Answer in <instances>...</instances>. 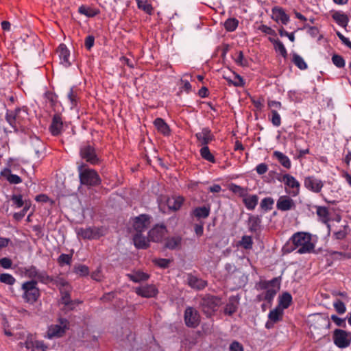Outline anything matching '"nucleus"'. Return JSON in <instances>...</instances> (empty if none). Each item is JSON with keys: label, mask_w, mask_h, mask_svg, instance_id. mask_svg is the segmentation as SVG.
<instances>
[{"label": "nucleus", "mask_w": 351, "mask_h": 351, "mask_svg": "<svg viewBox=\"0 0 351 351\" xmlns=\"http://www.w3.org/2000/svg\"><path fill=\"white\" fill-rule=\"evenodd\" d=\"M104 229L99 227L80 228L77 234L84 239H97L104 234Z\"/></svg>", "instance_id": "obj_7"}, {"label": "nucleus", "mask_w": 351, "mask_h": 351, "mask_svg": "<svg viewBox=\"0 0 351 351\" xmlns=\"http://www.w3.org/2000/svg\"><path fill=\"white\" fill-rule=\"evenodd\" d=\"M60 64L66 68L71 65L70 60V51L64 44H60L57 49Z\"/></svg>", "instance_id": "obj_17"}, {"label": "nucleus", "mask_w": 351, "mask_h": 351, "mask_svg": "<svg viewBox=\"0 0 351 351\" xmlns=\"http://www.w3.org/2000/svg\"><path fill=\"white\" fill-rule=\"evenodd\" d=\"M154 125L157 130L164 136L170 135L171 130L169 126L162 118H156L154 121Z\"/></svg>", "instance_id": "obj_28"}, {"label": "nucleus", "mask_w": 351, "mask_h": 351, "mask_svg": "<svg viewBox=\"0 0 351 351\" xmlns=\"http://www.w3.org/2000/svg\"><path fill=\"white\" fill-rule=\"evenodd\" d=\"M52 282L57 287H58L60 290V289H62L63 290L71 289V287L68 282H66L65 280L62 278L53 279V282Z\"/></svg>", "instance_id": "obj_57"}, {"label": "nucleus", "mask_w": 351, "mask_h": 351, "mask_svg": "<svg viewBox=\"0 0 351 351\" xmlns=\"http://www.w3.org/2000/svg\"><path fill=\"white\" fill-rule=\"evenodd\" d=\"M269 120L274 127H279L281 125V117L276 109L270 110Z\"/></svg>", "instance_id": "obj_42"}, {"label": "nucleus", "mask_w": 351, "mask_h": 351, "mask_svg": "<svg viewBox=\"0 0 351 351\" xmlns=\"http://www.w3.org/2000/svg\"><path fill=\"white\" fill-rule=\"evenodd\" d=\"M195 137L201 145H206L215 138L208 128H203L200 132L195 134Z\"/></svg>", "instance_id": "obj_19"}, {"label": "nucleus", "mask_w": 351, "mask_h": 351, "mask_svg": "<svg viewBox=\"0 0 351 351\" xmlns=\"http://www.w3.org/2000/svg\"><path fill=\"white\" fill-rule=\"evenodd\" d=\"M136 1L139 9L143 10L147 14H150L152 13V7L146 0H136Z\"/></svg>", "instance_id": "obj_52"}, {"label": "nucleus", "mask_w": 351, "mask_h": 351, "mask_svg": "<svg viewBox=\"0 0 351 351\" xmlns=\"http://www.w3.org/2000/svg\"><path fill=\"white\" fill-rule=\"evenodd\" d=\"M256 171L258 175H263L268 171V166L265 163H260L256 167Z\"/></svg>", "instance_id": "obj_63"}, {"label": "nucleus", "mask_w": 351, "mask_h": 351, "mask_svg": "<svg viewBox=\"0 0 351 351\" xmlns=\"http://www.w3.org/2000/svg\"><path fill=\"white\" fill-rule=\"evenodd\" d=\"M230 351H243V346L238 341H233L229 347Z\"/></svg>", "instance_id": "obj_64"}, {"label": "nucleus", "mask_w": 351, "mask_h": 351, "mask_svg": "<svg viewBox=\"0 0 351 351\" xmlns=\"http://www.w3.org/2000/svg\"><path fill=\"white\" fill-rule=\"evenodd\" d=\"M80 156L84 160L91 165H97L99 162V159L95 148L90 145H85L81 147Z\"/></svg>", "instance_id": "obj_9"}, {"label": "nucleus", "mask_w": 351, "mask_h": 351, "mask_svg": "<svg viewBox=\"0 0 351 351\" xmlns=\"http://www.w3.org/2000/svg\"><path fill=\"white\" fill-rule=\"evenodd\" d=\"M239 245L245 250L252 249L253 245L252 237L247 235L243 236L239 241Z\"/></svg>", "instance_id": "obj_49"}, {"label": "nucleus", "mask_w": 351, "mask_h": 351, "mask_svg": "<svg viewBox=\"0 0 351 351\" xmlns=\"http://www.w3.org/2000/svg\"><path fill=\"white\" fill-rule=\"evenodd\" d=\"M185 324L190 328H195L199 323V315L197 310L187 307L184 311Z\"/></svg>", "instance_id": "obj_11"}, {"label": "nucleus", "mask_w": 351, "mask_h": 351, "mask_svg": "<svg viewBox=\"0 0 351 351\" xmlns=\"http://www.w3.org/2000/svg\"><path fill=\"white\" fill-rule=\"evenodd\" d=\"M167 234L166 227L163 225H156L149 232V238L154 242H160Z\"/></svg>", "instance_id": "obj_15"}, {"label": "nucleus", "mask_w": 351, "mask_h": 351, "mask_svg": "<svg viewBox=\"0 0 351 351\" xmlns=\"http://www.w3.org/2000/svg\"><path fill=\"white\" fill-rule=\"evenodd\" d=\"M273 156L278 160L280 165L286 169H290L291 167V162L289 157L279 151H274Z\"/></svg>", "instance_id": "obj_30"}, {"label": "nucleus", "mask_w": 351, "mask_h": 351, "mask_svg": "<svg viewBox=\"0 0 351 351\" xmlns=\"http://www.w3.org/2000/svg\"><path fill=\"white\" fill-rule=\"evenodd\" d=\"M294 201L288 195H282L277 200L276 208L281 211H287L294 208Z\"/></svg>", "instance_id": "obj_18"}, {"label": "nucleus", "mask_w": 351, "mask_h": 351, "mask_svg": "<svg viewBox=\"0 0 351 351\" xmlns=\"http://www.w3.org/2000/svg\"><path fill=\"white\" fill-rule=\"evenodd\" d=\"M67 97L71 103V108L75 107L77 105V92L73 87L70 88L69 93H67Z\"/></svg>", "instance_id": "obj_48"}, {"label": "nucleus", "mask_w": 351, "mask_h": 351, "mask_svg": "<svg viewBox=\"0 0 351 351\" xmlns=\"http://www.w3.org/2000/svg\"><path fill=\"white\" fill-rule=\"evenodd\" d=\"M259 287L265 289L264 299L268 302L271 301L280 287L279 278H274L271 280H263L259 282Z\"/></svg>", "instance_id": "obj_3"}, {"label": "nucleus", "mask_w": 351, "mask_h": 351, "mask_svg": "<svg viewBox=\"0 0 351 351\" xmlns=\"http://www.w3.org/2000/svg\"><path fill=\"white\" fill-rule=\"evenodd\" d=\"M70 289H65L63 290L62 289H60V293H61V299L60 301L62 304L64 305H69L71 303V300L70 297L69 293Z\"/></svg>", "instance_id": "obj_54"}, {"label": "nucleus", "mask_w": 351, "mask_h": 351, "mask_svg": "<svg viewBox=\"0 0 351 351\" xmlns=\"http://www.w3.org/2000/svg\"><path fill=\"white\" fill-rule=\"evenodd\" d=\"M277 180L283 182L285 185L289 188H286V193L292 197H296L300 193V184L293 176L286 173L277 178Z\"/></svg>", "instance_id": "obj_4"}, {"label": "nucleus", "mask_w": 351, "mask_h": 351, "mask_svg": "<svg viewBox=\"0 0 351 351\" xmlns=\"http://www.w3.org/2000/svg\"><path fill=\"white\" fill-rule=\"evenodd\" d=\"M239 21L235 18H229L224 23V27L228 32H234L238 27Z\"/></svg>", "instance_id": "obj_46"}, {"label": "nucleus", "mask_w": 351, "mask_h": 351, "mask_svg": "<svg viewBox=\"0 0 351 351\" xmlns=\"http://www.w3.org/2000/svg\"><path fill=\"white\" fill-rule=\"evenodd\" d=\"M219 303V298L215 296L208 295L202 299L201 306L205 313L207 315H210L213 312L217 311Z\"/></svg>", "instance_id": "obj_8"}, {"label": "nucleus", "mask_w": 351, "mask_h": 351, "mask_svg": "<svg viewBox=\"0 0 351 351\" xmlns=\"http://www.w3.org/2000/svg\"><path fill=\"white\" fill-rule=\"evenodd\" d=\"M333 306L339 314H343L346 311L345 304L340 300H335Z\"/></svg>", "instance_id": "obj_59"}, {"label": "nucleus", "mask_w": 351, "mask_h": 351, "mask_svg": "<svg viewBox=\"0 0 351 351\" xmlns=\"http://www.w3.org/2000/svg\"><path fill=\"white\" fill-rule=\"evenodd\" d=\"M292 62L300 70H306L308 68L303 58L296 53H293L292 55Z\"/></svg>", "instance_id": "obj_39"}, {"label": "nucleus", "mask_w": 351, "mask_h": 351, "mask_svg": "<svg viewBox=\"0 0 351 351\" xmlns=\"http://www.w3.org/2000/svg\"><path fill=\"white\" fill-rule=\"evenodd\" d=\"M333 20L341 27L346 28L349 23V18L343 12L337 11L332 14Z\"/></svg>", "instance_id": "obj_27"}, {"label": "nucleus", "mask_w": 351, "mask_h": 351, "mask_svg": "<svg viewBox=\"0 0 351 351\" xmlns=\"http://www.w3.org/2000/svg\"><path fill=\"white\" fill-rule=\"evenodd\" d=\"M35 279H36L38 282L45 285H48L53 282V277L49 276L47 271L44 270H39Z\"/></svg>", "instance_id": "obj_41"}, {"label": "nucleus", "mask_w": 351, "mask_h": 351, "mask_svg": "<svg viewBox=\"0 0 351 351\" xmlns=\"http://www.w3.org/2000/svg\"><path fill=\"white\" fill-rule=\"evenodd\" d=\"M258 199L259 198L257 195H251L247 193L246 196L243 198V203L247 210H253L256 207Z\"/></svg>", "instance_id": "obj_25"}, {"label": "nucleus", "mask_w": 351, "mask_h": 351, "mask_svg": "<svg viewBox=\"0 0 351 351\" xmlns=\"http://www.w3.org/2000/svg\"><path fill=\"white\" fill-rule=\"evenodd\" d=\"M78 171L81 184L89 186L100 184V178L94 169L85 168V165L83 164L78 167Z\"/></svg>", "instance_id": "obj_2"}, {"label": "nucleus", "mask_w": 351, "mask_h": 351, "mask_svg": "<svg viewBox=\"0 0 351 351\" xmlns=\"http://www.w3.org/2000/svg\"><path fill=\"white\" fill-rule=\"evenodd\" d=\"M181 241L182 238L179 236L169 237L167 239L165 247L169 250H176L180 246Z\"/></svg>", "instance_id": "obj_35"}, {"label": "nucleus", "mask_w": 351, "mask_h": 351, "mask_svg": "<svg viewBox=\"0 0 351 351\" xmlns=\"http://www.w3.org/2000/svg\"><path fill=\"white\" fill-rule=\"evenodd\" d=\"M37 281L32 280L22 285L23 290V297L24 300L29 303H34L40 295L39 289L36 287Z\"/></svg>", "instance_id": "obj_5"}, {"label": "nucleus", "mask_w": 351, "mask_h": 351, "mask_svg": "<svg viewBox=\"0 0 351 351\" xmlns=\"http://www.w3.org/2000/svg\"><path fill=\"white\" fill-rule=\"evenodd\" d=\"M187 284L190 287L193 289H195L197 290H202L206 287L207 282L192 274H188Z\"/></svg>", "instance_id": "obj_22"}, {"label": "nucleus", "mask_w": 351, "mask_h": 351, "mask_svg": "<svg viewBox=\"0 0 351 351\" xmlns=\"http://www.w3.org/2000/svg\"><path fill=\"white\" fill-rule=\"evenodd\" d=\"M226 80L235 86H243L244 85L243 79L239 75H234V79L231 80L229 77H225Z\"/></svg>", "instance_id": "obj_56"}, {"label": "nucleus", "mask_w": 351, "mask_h": 351, "mask_svg": "<svg viewBox=\"0 0 351 351\" xmlns=\"http://www.w3.org/2000/svg\"><path fill=\"white\" fill-rule=\"evenodd\" d=\"M15 278L9 274H1L0 275V282L8 285H12L14 284Z\"/></svg>", "instance_id": "obj_55"}, {"label": "nucleus", "mask_w": 351, "mask_h": 351, "mask_svg": "<svg viewBox=\"0 0 351 351\" xmlns=\"http://www.w3.org/2000/svg\"><path fill=\"white\" fill-rule=\"evenodd\" d=\"M135 292L138 295H140L143 298H149L156 297L158 293V290L154 285L147 284L136 287L135 289Z\"/></svg>", "instance_id": "obj_13"}, {"label": "nucleus", "mask_w": 351, "mask_h": 351, "mask_svg": "<svg viewBox=\"0 0 351 351\" xmlns=\"http://www.w3.org/2000/svg\"><path fill=\"white\" fill-rule=\"evenodd\" d=\"M228 189L230 191L234 194L238 195L242 199L245 197L246 194L248 193V188L242 187L234 183L230 184Z\"/></svg>", "instance_id": "obj_36"}, {"label": "nucleus", "mask_w": 351, "mask_h": 351, "mask_svg": "<svg viewBox=\"0 0 351 351\" xmlns=\"http://www.w3.org/2000/svg\"><path fill=\"white\" fill-rule=\"evenodd\" d=\"M271 18L276 22H281L283 25H287L289 21V16L285 13L284 10L279 7L272 8Z\"/></svg>", "instance_id": "obj_21"}, {"label": "nucleus", "mask_w": 351, "mask_h": 351, "mask_svg": "<svg viewBox=\"0 0 351 351\" xmlns=\"http://www.w3.org/2000/svg\"><path fill=\"white\" fill-rule=\"evenodd\" d=\"M78 12L88 17H93L99 13V10L93 9L86 5H81L78 8Z\"/></svg>", "instance_id": "obj_43"}, {"label": "nucleus", "mask_w": 351, "mask_h": 351, "mask_svg": "<svg viewBox=\"0 0 351 351\" xmlns=\"http://www.w3.org/2000/svg\"><path fill=\"white\" fill-rule=\"evenodd\" d=\"M64 122L60 114H55L52 117L49 131L53 136H58L63 131Z\"/></svg>", "instance_id": "obj_16"}, {"label": "nucleus", "mask_w": 351, "mask_h": 351, "mask_svg": "<svg viewBox=\"0 0 351 351\" xmlns=\"http://www.w3.org/2000/svg\"><path fill=\"white\" fill-rule=\"evenodd\" d=\"M235 62L237 64L246 67L249 66V61L247 58L244 57L243 53L242 51H239L237 53V57L234 59Z\"/></svg>", "instance_id": "obj_50"}, {"label": "nucleus", "mask_w": 351, "mask_h": 351, "mask_svg": "<svg viewBox=\"0 0 351 351\" xmlns=\"http://www.w3.org/2000/svg\"><path fill=\"white\" fill-rule=\"evenodd\" d=\"M1 175L5 178L10 184H17L22 182V179L19 176L12 174L8 168H5L1 172Z\"/></svg>", "instance_id": "obj_31"}, {"label": "nucleus", "mask_w": 351, "mask_h": 351, "mask_svg": "<svg viewBox=\"0 0 351 351\" xmlns=\"http://www.w3.org/2000/svg\"><path fill=\"white\" fill-rule=\"evenodd\" d=\"M316 213L322 222L326 223L329 221V213L326 207L317 206Z\"/></svg>", "instance_id": "obj_40"}, {"label": "nucleus", "mask_w": 351, "mask_h": 351, "mask_svg": "<svg viewBox=\"0 0 351 351\" xmlns=\"http://www.w3.org/2000/svg\"><path fill=\"white\" fill-rule=\"evenodd\" d=\"M283 314V311L280 307H277L269 311L268 314L269 320L265 324V327L268 329L273 327L274 324L280 320Z\"/></svg>", "instance_id": "obj_20"}, {"label": "nucleus", "mask_w": 351, "mask_h": 351, "mask_svg": "<svg viewBox=\"0 0 351 351\" xmlns=\"http://www.w3.org/2000/svg\"><path fill=\"white\" fill-rule=\"evenodd\" d=\"M30 143L37 158L41 157L45 154V144L37 136L32 137Z\"/></svg>", "instance_id": "obj_24"}, {"label": "nucleus", "mask_w": 351, "mask_h": 351, "mask_svg": "<svg viewBox=\"0 0 351 351\" xmlns=\"http://www.w3.org/2000/svg\"><path fill=\"white\" fill-rule=\"evenodd\" d=\"M333 341L338 348H346L350 345L351 333L341 329H335L333 332Z\"/></svg>", "instance_id": "obj_6"}, {"label": "nucleus", "mask_w": 351, "mask_h": 351, "mask_svg": "<svg viewBox=\"0 0 351 351\" xmlns=\"http://www.w3.org/2000/svg\"><path fill=\"white\" fill-rule=\"evenodd\" d=\"M72 261L71 254H62L58 258V263L60 266L62 267L64 265H71Z\"/></svg>", "instance_id": "obj_53"}, {"label": "nucleus", "mask_w": 351, "mask_h": 351, "mask_svg": "<svg viewBox=\"0 0 351 351\" xmlns=\"http://www.w3.org/2000/svg\"><path fill=\"white\" fill-rule=\"evenodd\" d=\"M291 302V295L288 292H285L279 297V307L282 310L287 308L290 306Z\"/></svg>", "instance_id": "obj_37"}, {"label": "nucleus", "mask_w": 351, "mask_h": 351, "mask_svg": "<svg viewBox=\"0 0 351 351\" xmlns=\"http://www.w3.org/2000/svg\"><path fill=\"white\" fill-rule=\"evenodd\" d=\"M184 202V198L181 196L172 197L167 199L168 207L173 210H178L180 208Z\"/></svg>", "instance_id": "obj_33"}, {"label": "nucleus", "mask_w": 351, "mask_h": 351, "mask_svg": "<svg viewBox=\"0 0 351 351\" xmlns=\"http://www.w3.org/2000/svg\"><path fill=\"white\" fill-rule=\"evenodd\" d=\"M261 226V218L258 215H250L248 218V228L252 232L260 230Z\"/></svg>", "instance_id": "obj_29"}, {"label": "nucleus", "mask_w": 351, "mask_h": 351, "mask_svg": "<svg viewBox=\"0 0 351 351\" xmlns=\"http://www.w3.org/2000/svg\"><path fill=\"white\" fill-rule=\"evenodd\" d=\"M149 239L143 236L141 232H136L133 236V241L135 247L138 249H146L149 247Z\"/></svg>", "instance_id": "obj_26"}, {"label": "nucleus", "mask_w": 351, "mask_h": 351, "mask_svg": "<svg viewBox=\"0 0 351 351\" xmlns=\"http://www.w3.org/2000/svg\"><path fill=\"white\" fill-rule=\"evenodd\" d=\"M237 309V306L235 304V302L234 300H230L229 302L226 304L224 311L226 314L232 315L236 312Z\"/></svg>", "instance_id": "obj_61"}, {"label": "nucleus", "mask_w": 351, "mask_h": 351, "mask_svg": "<svg viewBox=\"0 0 351 351\" xmlns=\"http://www.w3.org/2000/svg\"><path fill=\"white\" fill-rule=\"evenodd\" d=\"M127 276L130 280L134 282L146 281L149 278V274L141 271H137L132 274H127Z\"/></svg>", "instance_id": "obj_34"}, {"label": "nucleus", "mask_w": 351, "mask_h": 351, "mask_svg": "<svg viewBox=\"0 0 351 351\" xmlns=\"http://www.w3.org/2000/svg\"><path fill=\"white\" fill-rule=\"evenodd\" d=\"M150 225V217L147 215H141L133 219V228L136 232L146 230Z\"/></svg>", "instance_id": "obj_14"}, {"label": "nucleus", "mask_w": 351, "mask_h": 351, "mask_svg": "<svg viewBox=\"0 0 351 351\" xmlns=\"http://www.w3.org/2000/svg\"><path fill=\"white\" fill-rule=\"evenodd\" d=\"M200 154L204 159H205L210 162H215V157L210 153V149H209L208 147L207 146V145H203V147L201 148Z\"/></svg>", "instance_id": "obj_47"}, {"label": "nucleus", "mask_w": 351, "mask_h": 351, "mask_svg": "<svg viewBox=\"0 0 351 351\" xmlns=\"http://www.w3.org/2000/svg\"><path fill=\"white\" fill-rule=\"evenodd\" d=\"M269 40L274 45V49L276 51H278L282 56L285 58L287 56V49L283 43L278 39L269 38Z\"/></svg>", "instance_id": "obj_38"}, {"label": "nucleus", "mask_w": 351, "mask_h": 351, "mask_svg": "<svg viewBox=\"0 0 351 351\" xmlns=\"http://www.w3.org/2000/svg\"><path fill=\"white\" fill-rule=\"evenodd\" d=\"M304 184L308 191L318 193L321 192L324 183L322 180L311 176L304 178Z\"/></svg>", "instance_id": "obj_12"}, {"label": "nucleus", "mask_w": 351, "mask_h": 351, "mask_svg": "<svg viewBox=\"0 0 351 351\" xmlns=\"http://www.w3.org/2000/svg\"><path fill=\"white\" fill-rule=\"evenodd\" d=\"M12 202L17 208H21L23 206V201L22 195H14L11 198Z\"/></svg>", "instance_id": "obj_62"}, {"label": "nucleus", "mask_w": 351, "mask_h": 351, "mask_svg": "<svg viewBox=\"0 0 351 351\" xmlns=\"http://www.w3.org/2000/svg\"><path fill=\"white\" fill-rule=\"evenodd\" d=\"M274 204V199L271 197H267L263 198L261 200V202L260 203V207L263 211L268 212L273 208Z\"/></svg>", "instance_id": "obj_45"}, {"label": "nucleus", "mask_w": 351, "mask_h": 351, "mask_svg": "<svg viewBox=\"0 0 351 351\" xmlns=\"http://www.w3.org/2000/svg\"><path fill=\"white\" fill-rule=\"evenodd\" d=\"M67 323L68 322L66 319H60V324L51 325L48 328L45 337L48 339L61 337L65 332Z\"/></svg>", "instance_id": "obj_10"}, {"label": "nucleus", "mask_w": 351, "mask_h": 351, "mask_svg": "<svg viewBox=\"0 0 351 351\" xmlns=\"http://www.w3.org/2000/svg\"><path fill=\"white\" fill-rule=\"evenodd\" d=\"M332 63L338 68H343L345 66V60L342 56L335 54L332 57Z\"/></svg>", "instance_id": "obj_60"}, {"label": "nucleus", "mask_w": 351, "mask_h": 351, "mask_svg": "<svg viewBox=\"0 0 351 351\" xmlns=\"http://www.w3.org/2000/svg\"><path fill=\"white\" fill-rule=\"evenodd\" d=\"M21 111L20 108H16L15 110H7L5 118L10 125L14 130H17L19 119V113Z\"/></svg>", "instance_id": "obj_23"}, {"label": "nucleus", "mask_w": 351, "mask_h": 351, "mask_svg": "<svg viewBox=\"0 0 351 351\" xmlns=\"http://www.w3.org/2000/svg\"><path fill=\"white\" fill-rule=\"evenodd\" d=\"M74 272L80 276H86L89 274V269L85 265L78 264L74 267Z\"/></svg>", "instance_id": "obj_51"}, {"label": "nucleus", "mask_w": 351, "mask_h": 351, "mask_svg": "<svg viewBox=\"0 0 351 351\" xmlns=\"http://www.w3.org/2000/svg\"><path fill=\"white\" fill-rule=\"evenodd\" d=\"M315 246V244L312 242L311 234L298 232L293 234L284 247V249L287 252H291L296 250L297 253L303 254L313 252Z\"/></svg>", "instance_id": "obj_1"}, {"label": "nucleus", "mask_w": 351, "mask_h": 351, "mask_svg": "<svg viewBox=\"0 0 351 351\" xmlns=\"http://www.w3.org/2000/svg\"><path fill=\"white\" fill-rule=\"evenodd\" d=\"M36 341V338L32 334H28L26 337V339L24 343L20 342L19 346L21 347L25 346L27 350H30L31 351H34V344Z\"/></svg>", "instance_id": "obj_44"}, {"label": "nucleus", "mask_w": 351, "mask_h": 351, "mask_svg": "<svg viewBox=\"0 0 351 351\" xmlns=\"http://www.w3.org/2000/svg\"><path fill=\"white\" fill-rule=\"evenodd\" d=\"M210 213V206H204L201 207H197L195 209H193L192 215L197 219H206L209 216Z\"/></svg>", "instance_id": "obj_32"}, {"label": "nucleus", "mask_w": 351, "mask_h": 351, "mask_svg": "<svg viewBox=\"0 0 351 351\" xmlns=\"http://www.w3.org/2000/svg\"><path fill=\"white\" fill-rule=\"evenodd\" d=\"M38 271L36 267L31 265L25 269V274L27 277L35 279Z\"/></svg>", "instance_id": "obj_58"}]
</instances>
